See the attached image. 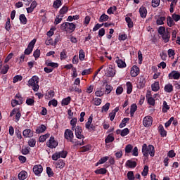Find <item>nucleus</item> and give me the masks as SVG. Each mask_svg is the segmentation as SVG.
I'll list each match as a JSON object with an SVG mask.
<instances>
[{
	"mask_svg": "<svg viewBox=\"0 0 180 180\" xmlns=\"http://www.w3.org/2000/svg\"><path fill=\"white\" fill-rule=\"evenodd\" d=\"M142 153L144 157H148V154L150 157L155 155V150L153 145L148 146L147 144L144 143L142 146Z\"/></svg>",
	"mask_w": 180,
	"mask_h": 180,
	"instance_id": "obj_1",
	"label": "nucleus"
},
{
	"mask_svg": "<svg viewBox=\"0 0 180 180\" xmlns=\"http://www.w3.org/2000/svg\"><path fill=\"white\" fill-rule=\"evenodd\" d=\"M77 25L73 22H64L60 25V29L63 32H67V33H72L75 30Z\"/></svg>",
	"mask_w": 180,
	"mask_h": 180,
	"instance_id": "obj_2",
	"label": "nucleus"
},
{
	"mask_svg": "<svg viewBox=\"0 0 180 180\" xmlns=\"http://www.w3.org/2000/svg\"><path fill=\"white\" fill-rule=\"evenodd\" d=\"M39 77L33 76L29 81L28 85L30 86L34 92H37L39 91Z\"/></svg>",
	"mask_w": 180,
	"mask_h": 180,
	"instance_id": "obj_3",
	"label": "nucleus"
},
{
	"mask_svg": "<svg viewBox=\"0 0 180 180\" xmlns=\"http://www.w3.org/2000/svg\"><path fill=\"white\" fill-rule=\"evenodd\" d=\"M14 115V121L18 123L19 120H20V117H22V114L20 113V110L19 108H14L12 110V111L10 113V117H12Z\"/></svg>",
	"mask_w": 180,
	"mask_h": 180,
	"instance_id": "obj_4",
	"label": "nucleus"
},
{
	"mask_svg": "<svg viewBox=\"0 0 180 180\" xmlns=\"http://www.w3.org/2000/svg\"><path fill=\"white\" fill-rule=\"evenodd\" d=\"M92 120H94V117L92 115L88 118V121L85 124V127L89 131H95V126L92 124Z\"/></svg>",
	"mask_w": 180,
	"mask_h": 180,
	"instance_id": "obj_5",
	"label": "nucleus"
},
{
	"mask_svg": "<svg viewBox=\"0 0 180 180\" xmlns=\"http://www.w3.org/2000/svg\"><path fill=\"white\" fill-rule=\"evenodd\" d=\"M67 157V151L63 150L60 152H56L52 155V160L57 161L59 158H65Z\"/></svg>",
	"mask_w": 180,
	"mask_h": 180,
	"instance_id": "obj_6",
	"label": "nucleus"
},
{
	"mask_svg": "<svg viewBox=\"0 0 180 180\" xmlns=\"http://www.w3.org/2000/svg\"><path fill=\"white\" fill-rule=\"evenodd\" d=\"M58 146V141H56L54 136H51L49 140L46 142V146L49 148H56Z\"/></svg>",
	"mask_w": 180,
	"mask_h": 180,
	"instance_id": "obj_7",
	"label": "nucleus"
},
{
	"mask_svg": "<svg viewBox=\"0 0 180 180\" xmlns=\"http://www.w3.org/2000/svg\"><path fill=\"white\" fill-rule=\"evenodd\" d=\"M105 71V75L107 76L108 78H113L116 75V70L111 67H108L106 68Z\"/></svg>",
	"mask_w": 180,
	"mask_h": 180,
	"instance_id": "obj_8",
	"label": "nucleus"
},
{
	"mask_svg": "<svg viewBox=\"0 0 180 180\" xmlns=\"http://www.w3.org/2000/svg\"><path fill=\"white\" fill-rule=\"evenodd\" d=\"M34 44H36V39H34L30 42L27 48L25 51V54H26L27 56H29V54H30L33 51Z\"/></svg>",
	"mask_w": 180,
	"mask_h": 180,
	"instance_id": "obj_9",
	"label": "nucleus"
},
{
	"mask_svg": "<svg viewBox=\"0 0 180 180\" xmlns=\"http://www.w3.org/2000/svg\"><path fill=\"white\" fill-rule=\"evenodd\" d=\"M143 124L145 127H150L153 124V117L146 116L143 120Z\"/></svg>",
	"mask_w": 180,
	"mask_h": 180,
	"instance_id": "obj_10",
	"label": "nucleus"
},
{
	"mask_svg": "<svg viewBox=\"0 0 180 180\" xmlns=\"http://www.w3.org/2000/svg\"><path fill=\"white\" fill-rule=\"evenodd\" d=\"M65 138L66 140L70 141V143H74V132H72L71 129H66L65 131Z\"/></svg>",
	"mask_w": 180,
	"mask_h": 180,
	"instance_id": "obj_11",
	"label": "nucleus"
},
{
	"mask_svg": "<svg viewBox=\"0 0 180 180\" xmlns=\"http://www.w3.org/2000/svg\"><path fill=\"white\" fill-rule=\"evenodd\" d=\"M75 136L79 140H84L85 139V136L82 134V128L80 126L76 127Z\"/></svg>",
	"mask_w": 180,
	"mask_h": 180,
	"instance_id": "obj_12",
	"label": "nucleus"
},
{
	"mask_svg": "<svg viewBox=\"0 0 180 180\" xmlns=\"http://www.w3.org/2000/svg\"><path fill=\"white\" fill-rule=\"evenodd\" d=\"M169 79H179L180 78V72L176 70H172L168 75Z\"/></svg>",
	"mask_w": 180,
	"mask_h": 180,
	"instance_id": "obj_13",
	"label": "nucleus"
},
{
	"mask_svg": "<svg viewBox=\"0 0 180 180\" xmlns=\"http://www.w3.org/2000/svg\"><path fill=\"white\" fill-rule=\"evenodd\" d=\"M131 77H135L140 74V68L137 65H133L131 68Z\"/></svg>",
	"mask_w": 180,
	"mask_h": 180,
	"instance_id": "obj_14",
	"label": "nucleus"
},
{
	"mask_svg": "<svg viewBox=\"0 0 180 180\" xmlns=\"http://www.w3.org/2000/svg\"><path fill=\"white\" fill-rule=\"evenodd\" d=\"M146 85V78H144V76H141L138 78V84L137 88H139V89H141L142 88H144Z\"/></svg>",
	"mask_w": 180,
	"mask_h": 180,
	"instance_id": "obj_15",
	"label": "nucleus"
},
{
	"mask_svg": "<svg viewBox=\"0 0 180 180\" xmlns=\"http://www.w3.org/2000/svg\"><path fill=\"white\" fill-rule=\"evenodd\" d=\"M33 172L35 175H40L43 172V167L41 165L34 166Z\"/></svg>",
	"mask_w": 180,
	"mask_h": 180,
	"instance_id": "obj_16",
	"label": "nucleus"
},
{
	"mask_svg": "<svg viewBox=\"0 0 180 180\" xmlns=\"http://www.w3.org/2000/svg\"><path fill=\"white\" fill-rule=\"evenodd\" d=\"M45 64L47 67H51V68H53V70H54V68H58V63H54L50 59L46 60L45 61Z\"/></svg>",
	"mask_w": 180,
	"mask_h": 180,
	"instance_id": "obj_17",
	"label": "nucleus"
},
{
	"mask_svg": "<svg viewBox=\"0 0 180 180\" xmlns=\"http://www.w3.org/2000/svg\"><path fill=\"white\" fill-rule=\"evenodd\" d=\"M22 134L25 138L33 137V131L30 129H26L22 131Z\"/></svg>",
	"mask_w": 180,
	"mask_h": 180,
	"instance_id": "obj_18",
	"label": "nucleus"
},
{
	"mask_svg": "<svg viewBox=\"0 0 180 180\" xmlns=\"http://www.w3.org/2000/svg\"><path fill=\"white\" fill-rule=\"evenodd\" d=\"M117 58L118 59L115 60V63L117 64V67L119 68H126V62H124L122 59H119V57H117Z\"/></svg>",
	"mask_w": 180,
	"mask_h": 180,
	"instance_id": "obj_19",
	"label": "nucleus"
},
{
	"mask_svg": "<svg viewBox=\"0 0 180 180\" xmlns=\"http://www.w3.org/2000/svg\"><path fill=\"white\" fill-rule=\"evenodd\" d=\"M139 13L141 15V18H146L147 17V8L142 6L139 8Z\"/></svg>",
	"mask_w": 180,
	"mask_h": 180,
	"instance_id": "obj_20",
	"label": "nucleus"
},
{
	"mask_svg": "<svg viewBox=\"0 0 180 180\" xmlns=\"http://www.w3.org/2000/svg\"><path fill=\"white\" fill-rule=\"evenodd\" d=\"M46 130H47V127H46V126L44 124H41L37 127L36 133L37 134H40L41 133H44V131H46Z\"/></svg>",
	"mask_w": 180,
	"mask_h": 180,
	"instance_id": "obj_21",
	"label": "nucleus"
},
{
	"mask_svg": "<svg viewBox=\"0 0 180 180\" xmlns=\"http://www.w3.org/2000/svg\"><path fill=\"white\" fill-rule=\"evenodd\" d=\"M125 165L126 167H128V168H136V167H137V162L131 160H129L127 161Z\"/></svg>",
	"mask_w": 180,
	"mask_h": 180,
	"instance_id": "obj_22",
	"label": "nucleus"
},
{
	"mask_svg": "<svg viewBox=\"0 0 180 180\" xmlns=\"http://www.w3.org/2000/svg\"><path fill=\"white\" fill-rule=\"evenodd\" d=\"M63 5V0H55L53 4V9H58Z\"/></svg>",
	"mask_w": 180,
	"mask_h": 180,
	"instance_id": "obj_23",
	"label": "nucleus"
},
{
	"mask_svg": "<svg viewBox=\"0 0 180 180\" xmlns=\"http://www.w3.org/2000/svg\"><path fill=\"white\" fill-rule=\"evenodd\" d=\"M161 36L165 43H168L169 41L171 35L169 34V32L168 31L165 32V34Z\"/></svg>",
	"mask_w": 180,
	"mask_h": 180,
	"instance_id": "obj_24",
	"label": "nucleus"
},
{
	"mask_svg": "<svg viewBox=\"0 0 180 180\" xmlns=\"http://www.w3.org/2000/svg\"><path fill=\"white\" fill-rule=\"evenodd\" d=\"M151 88L153 92H158V91H160V82H155L153 84H152Z\"/></svg>",
	"mask_w": 180,
	"mask_h": 180,
	"instance_id": "obj_25",
	"label": "nucleus"
},
{
	"mask_svg": "<svg viewBox=\"0 0 180 180\" xmlns=\"http://www.w3.org/2000/svg\"><path fill=\"white\" fill-rule=\"evenodd\" d=\"M174 91V86L171 84H167L165 86V91L167 92V94H171Z\"/></svg>",
	"mask_w": 180,
	"mask_h": 180,
	"instance_id": "obj_26",
	"label": "nucleus"
},
{
	"mask_svg": "<svg viewBox=\"0 0 180 180\" xmlns=\"http://www.w3.org/2000/svg\"><path fill=\"white\" fill-rule=\"evenodd\" d=\"M27 178V172L26 171H22L18 174V179L25 180Z\"/></svg>",
	"mask_w": 180,
	"mask_h": 180,
	"instance_id": "obj_27",
	"label": "nucleus"
},
{
	"mask_svg": "<svg viewBox=\"0 0 180 180\" xmlns=\"http://www.w3.org/2000/svg\"><path fill=\"white\" fill-rule=\"evenodd\" d=\"M95 174H96L97 175H105V174H106L108 172V169H106V168H101L98 169H96V171H94Z\"/></svg>",
	"mask_w": 180,
	"mask_h": 180,
	"instance_id": "obj_28",
	"label": "nucleus"
},
{
	"mask_svg": "<svg viewBox=\"0 0 180 180\" xmlns=\"http://www.w3.org/2000/svg\"><path fill=\"white\" fill-rule=\"evenodd\" d=\"M158 129L160 134L162 136V137H165V136H167V131L164 129L162 124L159 125Z\"/></svg>",
	"mask_w": 180,
	"mask_h": 180,
	"instance_id": "obj_29",
	"label": "nucleus"
},
{
	"mask_svg": "<svg viewBox=\"0 0 180 180\" xmlns=\"http://www.w3.org/2000/svg\"><path fill=\"white\" fill-rule=\"evenodd\" d=\"M56 168H60V169H63L64 167H65V162H64V160H59L56 164Z\"/></svg>",
	"mask_w": 180,
	"mask_h": 180,
	"instance_id": "obj_30",
	"label": "nucleus"
},
{
	"mask_svg": "<svg viewBox=\"0 0 180 180\" xmlns=\"http://www.w3.org/2000/svg\"><path fill=\"white\" fill-rule=\"evenodd\" d=\"M167 23L169 27H172L175 25V22L171 16L167 18Z\"/></svg>",
	"mask_w": 180,
	"mask_h": 180,
	"instance_id": "obj_31",
	"label": "nucleus"
},
{
	"mask_svg": "<svg viewBox=\"0 0 180 180\" xmlns=\"http://www.w3.org/2000/svg\"><path fill=\"white\" fill-rule=\"evenodd\" d=\"M136 110H137V105L132 104L130 108L131 117H133L134 116V113L136 112Z\"/></svg>",
	"mask_w": 180,
	"mask_h": 180,
	"instance_id": "obj_32",
	"label": "nucleus"
},
{
	"mask_svg": "<svg viewBox=\"0 0 180 180\" xmlns=\"http://www.w3.org/2000/svg\"><path fill=\"white\" fill-rule=\"evenodd\" d=\"M146 98L148 99V103H149L151 106H154V105H155V100L154 98L148 94L146 96Z\"/></svg>",
	"mask_w": 180,
	"mask_h": 180,
	"instance_id": "obj_33",
	"label": "nucleus"
},
{
	"mask_svg": "<svg viewBox=\"0 0 180 180\" xmlns=\"http://www.w3.org/2000/svg\"><path fill=\"white\" fill-rule=\"evenodd\" d=\"M77 122H78V119L75 117L70 120V126H72V130H75V127H77Z\"/></svg>",
	"mask_w": 180,
	"mask_h": 180,
	"instance_id": "obj_34",
	"label": "nucleus"
},
{
	"mask_svg": "<svg viewBox=\"0 0 180 180\" xmlns=\"http://www.w3.org/2000/svg\"><path fill=\"white\" fill-rule=\"evenodd\" d=\"M49 137H50V134H46L45 135L40 136L39 139V143H44V141H46Z\"/></svg>",
	"mask_w": 180,
	"mask_h": 180,
	"instance_id": "obj_35",
	"label": "nucleus"
},
{
	"mask_svg": "<svg viewBox=\"0 0 180 180\" xmlns=\"http://www.w3.org/2000/svg\"><path fill=\"white\" fill-rule=\"evenodd\" d=\"M70 102H71V97L68 96L62 100V105L63 106H67L70 105Z\"/></svg>",
	"mask_w": 180,
	"mask_h": 180,
	"instance_id": "obj_36",
	"label": "nucleus"
},
{
	"mask_svg": "<svg viewBox=\"0 0 180 180\" xmlns=\"http://www.w3.org/2000/svg\"><path fill=\"white\" fill-rule=\"evenodd\" d=\"M129 120H130V118H129V117L124 118L122 120V122L120 124L119 127L120 129H123V127H126V123H127V122H129Z\"/></svg>",
	"mask_w": 180,
	"mask_h": 180,
	"instance_id": "obj_37",
	"label": "nucleus"
},
{
	"mask_svg": "<svg viewBox=\"0 0 180 180\" xmlns=\"http://www.w3.org/2000/svg\"><path fill=\"white\" fill-rule=\"evenodd\" d=\"M68 12V7L64 6L63 8H60L59 11V15H60L61 16H64V15H65V13H67Z\"/></svg>",
	"mask_w": 180,
	"mask_h": 180,
	"instance_id": "obj_38",
	"label": "nucleus"
},
{
	"mask_svg": "<svg viewBox=\"0 0 180 180\" xmlns=\"http://www.w3.org/2000/svg\"><path fill=\"white\" fill-rule=\"evenodd\" d=\"M127 94H131L132 91H133V85L131 84V82H127Z\"/></svg>",
	"mask_w": 180,
	"mask_h": 180,
	"instance_id": "obj_39",
	"label": "nucleus"
},
{
	"mask_svg": "<svg viewBox=\"0 0 180 180\" xmlns=\"http://www.w3.org/2000/svg\"><path fill=\"white\" fill-rule=\"evenodd\" d=\"M21 153L24 155H27V154H29V153H30V147L23 146L22 148Z\"/></svg>",
	"mask_w": 180,
	"mask_h": 180,
	"instance_id": "obj_40",
	"label": "nucleus"
},
{
	"mask_svg": "<svg viewBox=\"0 0 180 180\" xmlns=\"http://www.w3.org/2000/svg\"><path fill=\"white\" fill-rule=\"evenodd\" d=\"M167 56L169 58H172V60H174V56H175V51L174 49H169L167 51Z\"/></svg>",
	"mask_w": 180,
	"mask_h": 180,
	"instance_id": "obj_41",
	"label": "nucleus"
},
{
	"mask_svg": "<svg viewBox=\"0 0 180 180\" xmlns=\"http://www.w3.org/2000/svg\"><path fill=\"white\" fill-rule=\"evenodd\" d=\"M20 21L22 25H26V23H27V18H26V15H25V14L20 15Z\"/></svg>",
	"mask_w": 180,
	"mask_h": 180,
	"instance_id": "obj_42",
	"label": "nucleus"
},
{
	"mask_svg": "<svg viewBox=\"0 0 180 180\" xmlns=\"http://www.w3.org/2000/svg\"><path fill=\"white\" fill-rule=\"evenodd\" d=\"M169 110V105H168V103L167 101L163 102V105H162V112L163 113H167Z\"/></svg>",
	"mask_w": 180,
	"mask_h": 180,
	"instance_id": "obj_43",
	"label": "nucleus"
},
{
	"mask_svg": "<svg viewBox=\"0 0 180 180\" xmlns=\"http://www.w3.org/2000/svg\"><path fill=\"white\" fill-rule=\"evenodd\" d=\"M133 150V146L131 144H128L125 146V154H130Z\"/></svg>",
	"mask_w": 180,
	"mask_h": 180,
	"instance_id": "obj_44",
	"label": "nucleus"
},
{
	"mask_svg": "<svg viewBox=\"0 0 180 180\" xmlns=\"http://www.w3.org/2000/svg\"><path fill=\"white\" fill-rule=\"evenodd\" d=\"M112 91H113V87L110 84H106L105 91V94H107V95H109V94H110Z\"/></svg>",
	"mask_w": 180,
	"mask_h": 180,
	"instance_id": "obj_45",
	"label": "nucleus"
},
{
	"mask_svg": "<svg viewBox=\"0 0 180 180\" xmlns=\"http://www.w3.org/2000/svg\"><path fill=\"white\" fill-rule=\"evenodd\" d=\"M11 18H8L7 21L6 22L5 29L7 30V32H9L11 30Z\"/></svg>",
	"mask_w": 180,
	"mask_h": 180,
	"instance_id": "obj_46",
	"label": "nucleus"
},
{
	"mask_svg": "<svg viewBox=\"0 0 180 180\" xmlns=\"http://www.w3.org/2000/svg\"><path fill=\"white\" fill-rule=\"evenodd\" d=\"M125 20L128 25V27L131 28L134 26L133 21L131 20V18L130 17H127L125 18Z\"/></svg>",
	"mask_w": 180,
	"mask_h": 180,
	"instance_id": "obj_47",
	"label": "nucleus"
},
{
	"mask_svg": "<svg viewBox=\"0 0 180 180\" xmlns=\"http://www.w3.org/2000/svg\"><path fill=\"white\" fill-rule=\"evenodd\" d=\"M109 108H110V103H105V105L102 107L101 112H105L106 113L109 110Z\"/></svg>",
	"mask_w": 180,
	"mask_h": 180,
	"instance_id": "obj_48",
	"label": "nucleus"
},
{
	"mask_svg": "<svg viewBox=\"0 0 180 180\" xmlns=\"http://www.w3.org/2000/svg\"><path fill=\"white\" fill-rule=\"evenodd\" d=\"M63 18H64L63 15H60V14L57 15V17L55 19V25H58L59 23H61Z\"/></svg>",
	"mask_w": 180,
	"mask_h": 180,
	"instance_id": "obj_49",
	"label": "nucleus"
},
{
	"mask_svg": "<svg viewBox=\"0 0 180 180\" xmlns=\"http://www.w3.org/2000/svg\"><path fill=\"white\" fill-rule=\"evenodd\" d=\"M79 53V58L80 61H84L85 58V52L84 51V50L81 49Z\"/></svg>",
	"mask_w": 180,
	"mask_h": 180,
	"instance_id": "obj_50",
	"label": "nucleus"
},
{
	"mask_svg": "<svg viewBox=\"0 0 180 180\" xmlns=\"http://www.w3.org/2000/svg\"><path fill=\"white\" fill-rule=\"evenodd\" d=\"M91 145H86V146L81 148V152L86 153V151H89V150H91Z\"/></svg>",
	"mask_w": 180,
	"mask_h": 180,
	"instance_id": "obj_51",
	"label": "nucleus"
},
{
	"mask_svg": "<svg viewBox=\"0 0 180 180\" xmlns=\"http://www.w3.org/2000/svg\"><path fill=\"white\" fill-rule=\"evenodd\" d=\"M46 174H48V176L49 178H51V176H53L54 172H53V169L50 167H46Z\"/></svg>",
	"mask_w": 180,
	"mask_h": 180,
	"instance_id": "obj_52",
	"label": "nucleus"
},
{
	"mask_svg": "<svg viewBox=\"0 0 180 180\" xmlns=\"http://www.w3.org/2000/svg\"><path fill=\"white\" fill-rule=\"evenodd\" d=\"M160 0H152L151 5L153 8H157L160 6Z\"/></svg>",
	"mask_w": 180,
	"mask_h": 180,
	"instance_id": "obj_53",
	"label": "nucleus"
},
{
	"mask_svg": "<svg viewBox=\"0 0 180 180\" xmlns=\"http://www.w3.org/2000/svg\"><path fill=\"white\" fill-rule=\"evenodd\" d=\"M93 102L96 106H99L102 103V99L99 98H95L93 99Z\"/></svg>",
	"mask_w": 180,
	"mask_h": 180,
	"instance_id": "obj_54",
	"label": "nucleus"
},
{
	"mask_svg": "<svg viewBox=\"0 0 180 180\" xmlns=\"http://www.w3.org/2000/svg\"><path fill=\"white\" fill-rule=\"evenodd\" d=\"M148 174V166L145 165L143 170L141 172V175L142 176H147Z\"/></svg>",
	"mask_w": 180,
	"mask_h": 180,
	"instance_id": "obj_55",
	"label": "nucleus"
},
{
	"mask_svg": "<svg viewBox=\"0 0 180 180\" xmlns=\"http://www.w3.org/2000/svg\"><path fill=\"white\" fill-rule=\"evenodd\" d=\"M127 178L129 180H134L136 177L134 176V173L131 171L127 173Z\"/></svg>",
	"mask_w": 180,
	"mask_h": 180,
	"instance_id": "obj_56",
	"label": "nucleus"
},
{
	"mask_svg": "<svg viewBox=\"0 0 180 180\" xmlns=\"http://www.w3.org/2000/svg\"><path fill=\"white\" fill-rule=\"evenodd\" d=\"M114 140H115V137H113V136L110 134L107 136L105 141L106 143H112V141H114Z\"/></svg>",
	"mask_w": 180,
	"mask_h": 180,
	"instance_id": "obj_57",
	"label": "nucleus"
},
{
	"mask_svg": "<svg viewBox=\"0 0 180 180\" xmlns=\"http://www.w3.org/2000/svg\"><path fill=\"white\" fill-rule=\"evenodd\" d=\"M108 160H109V157L108 156L103 157L98 160L97 164H105V162H106Z\"/></svg>",
	"mask_w": 180,
	"mask_h": 180,
	"instance_id": "obj_58",
	"label": "nucleus"
},
{
	"mask_svg": "<svg viewBox=\"0 0 180 180\" xmlns=\"http://www.w3.org/2000/svg\"><path fill=\"white\" fill-rule=\"evenodd\" d=\"M109 19V16L106 14H103L99 19V22H106Z\"/></svg>",
	"mask_w": 180,
	"mask_h": 180,
	"instance_id": "obj_59",
	"label": "nucleus"
},
{
	"mask_svg": "<svg viewBox=\"0 0 180 180\" xmlns=\"http://www.w3.org/2000/svg\"><path fill=\"white\" fill-rule=\"evenodd\" d=\"M164 20H165V17H160L157 19L156 23L157 25H164Z\"/></svg>",
	"mask_w": 180,
	"mask_h": 180,
	"instance_id": "obj_60",
	"label": "nucleus"
},
{
	"mask_svg": "<svg viewBox=\"0 0 180 180\" xmlns=\"http://www.w3.org/2000/svg\"><path fill=\"white\" fill-rule=\"evenodd\" d=\"M28 146L30 147H34L36 146V140L34 139H31L28 141Z\"/></svg>",
	"mask_w": 180,
	"mask_h": 180,
	"instance_id": "obj_61",
	"label": "nucleus"
},
{
	"mask_svg": "<svg viewBox=\"0 0 180 180\" xmlns=\"http://www.w3.org/2000/svg\"><path fill=\"white\" fill-rule=\"evenodd\" d=\"M67 58V51L63 49L62 52H60V60H65Z\"/></svg>",
	"mask_w": 180,
	"mask_h": 180,
	"instance_id": "obj_62",
	"label": "nucleus"
},
{
	"mask_svg": "<svg viewBox=\"0 0 180 180\" xmlns=\"http://www.w3.org/2000/svg\"><path fill=\"white\" fill-rule=\"evenodd\" d=\"M129 133V130L127 128H125L121 131V136L122 137H124L125 136H127Z\"/></svg>",
	"mask_w": 180,
	"mask_h": 180,
	"instance_id": "obj_63",
	"label": "nucleus"
},
{
	"mask_svg": "<svg viewBox=\"0 0 180 180\" xmlns=\"http://www.w3.org/2000/svg\"><path fill=\"white\" fill-rule=\"evenodd\" d=\"M172 18L174 20V22H179L180 20V15L179 14L173 13Z\"/></svg>",
	"mask_w": 180,
	"mask_h": 180,
	"instance_id": "obj_64",
	"label": "nucleus"
}]
</instances>
